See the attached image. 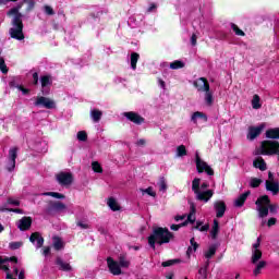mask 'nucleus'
<instances>
[{
  "label": "nucleus",
  "mask_w": 279,
  "mask_h": 279,
  "mask_svg": "<svg viewBox=\"0 0 279 279\" xmlns=\"http://www.w3.org/2000/svg\"><path fill=\"white\" fill-rule=\"evenodd\" d=\"M11 250H19V247H23V242H12L10 243Z\"/></svg>",
  "instance_id": "53"
},
{
  "label": "nucleus",
  "mask_w": 279,
  "mask_h": 279,
  "mask_svg": "<svg viewBox=\"0 0 279 279\" xmlns=\"http://www.w3.org/2000/svg\"><path fill=\"white\" fill-rule=\"evenodd\" d=\"M29 241L33 243V245H36L37 248L43 247L45 243V239H43L38 232L33 233L29 238Z\"/></svg>",
  "instance_id": "18"
},
{
  "label": "nucleus",
  "mask_w": 279,
  "mask_h": 279,
  "mask_svg": "<svg viewBox=\"0 0 279 279\" xmlns=\"http://www.w3.org/2000/svg\"><path fill=\"white\" fill-rule=\"evenodd\" d=\"M171 241H173V233L167 228H156L148 236V245L153 250H156V243L157 245H165V243H170Z\"/></svg>",
  "instance_id": "4"
},
{
  "label": "nucleus",
  "mask_w": 279,
  "mask_h": 279,
  "mask_svg": "<svg viewBox=\"0 0 279 279\" xmlns=\"http://www.w3.org/2000/svg\"><path fill=\"white\" fill-rule=\"evenodd\" d=\"M136 145H138L140 147H143V146L147 145V141L141 138L137 141Z\"/></svg>",
  "instance_id": "61"
},
{
  "label": "nucleus",
  "mask_w": 279,
  "mask_h": 279,
  "mask_svg": "<svg viewBox=\"0 0 279 279\" xmlns=\"http://www.w3.org/2000/svg\"><path fill=\"white\" fill-rule=\"evenodd\" d=\"M157 186L161 193H167V180L165 178L159 179Z\"/></svg>",
  "instance_id": "36"
},
{
  "label": "nucleus",
  "mask_w": 279,
  "mask_h": 279,
  "mask_svg": "<svg viewBox=\"0 0 279 279\" xmlns=\"http://www.w3.org/2000/svg\"><path fill=\"white\" fill-rule=\"evenodd\" d=\"M156 10H158V5H156V3H150L147 9V13L151 14V12H156Z\"/></svg>",
  "instance_id": "55"
},
{
  "label": "nucleus",
  "mask_w": 279,
  "mask_h": 279,
  "mask_svg": "<svg viewBox=\"0 0 279 279\" xmlns=\"http://www.w3.org/2000/svg\"><path fill=\"white\" fill-rule=\"evenodd\" d=\"M48 213L64 215L65 213H69V206L60 201H51L48 203Z\"/></svg>",
  "instance_id": "10"
},
{
  "label": "nucleus",
  "mask_w": 279,
  "mask_h": 279,
  "mask_svg": "<svg viewBox=\"0 0 279 279\" xmlns=\"http://www.w3.org/2000/svg\"><path fill=\"white\" fill-rule=\"evenodd\" d=\"M92 169L95 173H104V168L101 167V163L98 161L92 162Z\"/></svg>",
  "instance_id": "39"
},
{
  "label": "nucleus",
  "mask_w": 279,
  "mask_h": 279,
  "mask_svg": "<svg viewBox=\"0 0 279 279\" xmlns=\"http://www.w3.org/2000/svg\"><path fill=\"white\" fill-rule=\"evenodd\" d=\"M260 184H263V180L258 178H252L250 181V185L252 186V189H258Z\"/></svg>",
  "instance_id": "42"
},
{
  "label": "nucleus",
  "mask_w": 279,
  "mask_h": 279,
  "mask_svg": "<svg viewBox=\"0 0 279 279\" xmlns=\"http://www.w3.org/2000/svg\"><path fill=\"white\" fill-rule=\"evenodd\" d=\"M56 265L59 267L60 271H73V266H71V263L65 262L64 259H62V257H57Z\"/></svg>",
  "instance_id": "16"
},
{
  "label": "nucleus",
  "mask_w": 279,
  "mask_h": 279,
  "mask_svg": "<svg viewBox=\"0 0 279 279\" xmlns=\"http://www.w3.org/2000/svg\"><path fill=\"white\" fill-rule=\"evenodd\" d=\"M44 11L46 14H48L49 16H53L54 12H53V8L49 7V5H45L44 7Z\"/></svg>",
  "instance_id": "52"
},
{
  "label": "nucleus",
  "mask_w": 279,
  "mask_h": 279,
  "mask_svg": "<svg viewBox=\"0 0 279 279\" xmlns=\"http://www.w3.org/2000/svg\"><path fill=\"white\" fill-rule=\"evenodd\" d=\"M251 264L254 265L253 276L257 277L263 274L267 267V262L263 260V251L260 250V238L251 247Z\"/></svg>",
  "instance_id": "2"
},
{
  "label": "nucleus",
  "mask_w": 279,
  "mask_h": 279,
  "mask_svg": "<svg viewBox=\"0 0 279 279\" xmlns=\"http://www.w3.org/2000/svg\"><path fill=\"white\" fill-rule=\"evenodd\" d=\"M17 228L20 230H29L32 228V218L31 217H23L17 222Z\"/></svg>",
  "instance_id": "20"
},
{
  "label": "nucleus",
  "mask_w": 279,
  "mask_h": 279,
  "mask_svg": "<svg viewBox=\"0 0 279 279\" xmlns=\"http://www.w3.org/2000/svg\"><path fill=\"white\" fill-rule=\"evenodd\" d=\"M17 89L21 90L23 93V95H27V93H29V89L24 88L23 86H17Z\"/></svg>",
  "instance_id": "63"
},
{
  "label": "nucleus",
  "mask_w": 279,
  "mask_h": 279,
  "mask_svg": "<svg viewBox=\"0 0 279 279\" xmlns=\"http://www.w3.org/2000/svg\"><path fill=\"white\" fill-rule=\"evenodd\" d=\"M253 110H260L263 108V104H260V96L254 95L251 101Z\"/></svg>",
  "instance_id": "25"
},
{
  "label": "nucleus",
  "mask_w": 279,
  "mask_h": 279,
  "mask_svg": "<svg viewBox=\"0 0 279 279\" xmlns=\"http://www.w3.org/2000/svg\"><path fill=\"white\" fill-rule=\"evenodd\" d=\"M53 247L54 250H64V241H62V239L54 236L53 238Z\"/></svg>",
  "instance_id": "31"
},
{
  "label": "nucleus",
  "mask_w": 279,
  "mask_h": 279,
  "mask_svg": "<svg viewBox=\"0 0 279 279\" xmlns=\"http://www.w3.org/2000/svg\"><path fill=\"white\" fill-rule=\"evenodd\" d=\"M184 66H186V63L182 60H175L170 63V69H172V71H177L178 69H184Z\"/></svg>",
  "instance_id": "28"
},
{
  "label": "nucleus",
  "mask_w": 279,
  "mask_h": 279,
  "mask_svg": "<svg viewBox=\"0 0 279 279\" xmlns=\"http://www.w3.org/2000/svg\"><path fill=\"white\" fill-rule=\"evenodd\" d=\"M107 267L112 276H121L123 274L121 269H128L130 267V260L125 259V257H120L117 262L112 257H108Z\"/></svg>",
  "instance_id": "6"
},
{
  "label": "nucleus",
  "mask_w": 279,
  "mask_h": 279,
  "mask_svg": "<svg viewBox=\"0 0 279 279\" xmlns=\"http://www.w3.org/2000/svg\"><path fill=\"white\" fill-rule=\"evenodd\" d=\"M215 254H217V246L211 245V246H209V248L205 252V258L210 259L211 257L215 256Z\"/></svg>",
  "instance_id": "37"
},
{
  "label": "nucleus",
  "mask_w": 279,
  "mask_h": 279,
  "mask_svg": "<svg viewBox=\"0 0 279 279\" xmlns=\"http://www.w3.org/2000/svg\"><path fill=\"white\" fill-rule=\"evenodd\" d=\"M15 167H16V161H12V159H9V163L7 166L8 171H14Z\"/></svg>",
  "instance_id": "54"
},
{
  "label": "nucleus",
  "mask_w": 279,
  "mask_h": 279,
  "mask_svg": "<svg viewBox=\"0 0 279 279\" xmlns=\"http://www.w3.org/2000/svg\"><path fill=\"white\" fill-rule=\"evenodd\" d=\"M89 117L94 123H99V121H101V117H104V112L99 109H92Z\"/></svg>",
  "instance_id": "22"
},
{
  "label": "nucleus",
  "mask_w": 279,
  "mask_h": 279,
  "mask_svg": "<svg viewBox=\"0 0 279 279\" xmlns=\"http://www.w3.org/2000/svg\"><path fill=\"white\" fill-rule=\"evenodd\" d=\"M214 208L216 210V217H218V219H221V217L226 215V203L223 201H217L214 204Z\"/></svg>",
  "instance_id": "17"
},
{
  "label": "nucleus",
  "mask_w": 279,
  "mask_h": 279,
  "mask_svg": "<svg viewBox=\"0 0 279 279\" xmlns=\"http://www.w3.org/2000/svg\"><path fill=\"white\" fill-rule=\"evenodd\" d=\"M186 154H187L186 146L180 145L177 147V158H182L186 156Z\"/></svg>",
  "instance_id": "38"
},
{
  "label": "nucleus",
  "mask_w": 279,
  "mask_h": 279,
  "mask_svg": "<svg viewBox=\"0 0 279 279\" xmlns=\"http://www.w3.org/2000/svg\"><path fill=\"white\" fill-rule=\"evenodd\" d=\"M41 195H44L45 197H54V199H64L66 197L64 196V194L58 192H45L41 193Z\"/></svg>",
  "instance_id": "27"
},
{
  "label": "nucleus",
  "mask_w": 279,
  "mask_h": 279,
  "mask_svg": "<svg viewBox=\"0 0 279 279\" xmlns=\"http://www.w3.org/2000/svg\"><path fill=\"white\" fill-rule=\"evenodd\" d=\"M9 86L11 88H19L17 86H21V85H17L16 84V77H13L12 81H10Z\"/></svg>",
  "instance_id": "56"
},
{
  "label": "nucleus",
  "mask_w": 279,
  "mask_h": 279,
  "mask_svg": "<svg viewBox=\"0 0 279 279\" xmlns=\"http://www.w3.org/2000/svg\"><path fill=\"white\" fill-rule=\"evenodd\" d=\"M191 43H192L193 47H195V45H197V35L196 34L192 35Z\"/></svg>",
  "instance_id": "58"
},
{
  "label": "nucleus",
  "mask_w": 279,
  "mask_h": 279,
  "mask_svg": "<svg viewBox=\"0 0 279 279\" xmlns=\"http://www.w3.org/2000/svg\"><path fill=\"white\" fill-rule=\"evenodd\" d=\"M190 214L187 216V223H195V205L194 204H191V207H190Z\"/></svg>",
  "instance_id": "33"
},
{
  "label": "nucleus",
  "mask_w": 279,
  "mask_h": 279,
  "mask_svg": "<svg viewBox=\"0 0 279 279\" xmlns=\"http://www.w3.org/2000/svg\"><path fill=\"white\" fill-rule=\"evenodd\" d=\"M208 186H210V184H208V182L202 183V179L199 178H195L192 181V191L197 202H204V204H208V202L213 199V195H215V191L208 190Z\"/></svg>",
  "instance_id": "3"
},
{
  "label": "nucleus",
  "mask_w": 279,
  "mask_h": 279,
  "mask_svg": "<svg viewBox=\"0 0 279 279\" xmlns=\"http://www.w3.org/2000/svg\"><path fill=\"white\" fill-rule=\"evenodd\" d=\"M56 180L60 186H71L73 184V173L61 171L56 174Z\"/></svg>",
  "instance_id": "12"
},
{
  "label": "nucleus",
  "mask_w": 279,
  "mask_h": 279,
  "mask_svg": "<svg viewBox=\"0 0 279 279\" xmlns=\"http://www.w3.org/2000/svg\"><path fill=\"white\" fill-rule=\"evenodd\" d=\"M277 221H278V220H277L276 218H269L267 226H268L269 228H271V226H276V222H277Z\"/></svg>",
  "instance_id": "57"
},
{
  "label": "nucleus",
  "mask_w": 279,
  "mask_h": 279,
  "mask_svg": "<svg viewBox=\"0 0 279 279\" xmlns=\"http://www.w3.org/2000/svg\"><path fill=\"white\" fill-rule=\"evenodd\" d=\"M50 252H51V248L49 246L44 247V250H43L44 256H48V254H50Z\"/></svg>",
  "instance_id": "64"
},
{
  "label": "nucleus",
  "mask_w": 279,
  "mask_h": 279,
  "mask_svg": "<svg viewBox=\"0 0 279 279\" xmlns=\"http://www.w3.org/2000/svg\"><path fill=\"white\" fill-rule=\"evenodd\" d=\"M178 263V259H169L167 262H163L161 265L162 267H171L172 265H175Z\"/></svg>",
  "instance_id": "51"
},
{
  "label": "nucleus",
  "mask_w": 279,
  "mask_h": 279,
  "mask_svg": "<svg viewBox=\"0 0 279 279\" xmlns=\"http://www.w3.org/2000/svg\"><path fill=\"white\" fill-rule=\"evenodd\" d=\"M40 82H41V88L45 90V88H47V86H51V83H52L51 76L44 75V76H41Z\"/></svg>",
  "instance_id": "34"
},
{
  "label": "nucleus",
  "mask_w": 279,
  "mask_h": 279,
  "mask_svg": "<svg viewBox=\"0 0 279 279\" xmlns=\"http://www.w3.org/2000/svg\"><path fill=\"white\" fill-rule=\"evenodd\" d=\"M255 204L260 218L267 217V215H269V210L270 213H276V210H278V206L270 205L269 196L267 195L259 197Z\"/></svg>",
  "instance_id": "7"
},
{
  "label": "nucleus",
  "mask_w": 279,
  "mask_h": 279,
  "mask_svg": "<svg viewBox=\"0 0 279 279\" xmlns=\"http://www.w3.org/2000/svg\"><path fill=\"white\" fill-rule=\"evenodd\" d=\"M195 162L198 173H207V175H215V170H213V168H210V166L206 163V161H204L198 154H196Z\"/></svg>",
  "instance_id": "11"
},
{
  "label": "nucleus",
  "mask_w": 279,
  "mask_h": 279,
  "mask_svg": "<svg viewBox=\"0 0 279 279\" xmlns=\"http://www.w3.org/2000/svg\"><path fill=\"white\" fill-rule=\"evenodd\" d=\"M0 269L5 271L7 279H16L19 276V259L16 257H0Z\"/></svg>",
  "instance_id": "5"
},
{
  "label": "nucleus",
  "mask_w": 279,
  "mask_h": 279,
  "mask_svg": "<svg viewBox=\"0 0 279 279\" xmlns=\"http://www.w3.org/2000/svg\"><path fill=\"white\" fill-rule=\"evenodd\" d=\"M266 190L270 191V193H272V195H278L279 194V183L274 180H267L266 181Z\"/></svg>",
  "instance_id": "19"
},
{
  "label": "nucleus",
  "mask_w": 279,
  "mask_h": 279,
  "mask_svg": "<svg viewBox=\"0 0 279 279\" xmlns=\"http://www.w3.org/2000/svg\"><path fill=\"white\" fill-rule=\"evenodd\" d=\"M138 58H141L138 53L136 52L131 53V69H133V71H136V64L138 62Z\"/></svg>",
  "instance_id": "35"
},
{
  "label": "nucleus",
  "mask_w": 279,
  "mask_h": 279,
  "mask_svg": "<svg viewBox=\"0 0 279 279\" xmlns=\"http://www.w3.org/2000/svg\"><path fill=\"white\" fill-rule=\"evenodd\" d=\"M19 154V149L16 147H13L9 150V160L16 162V156Z\"/></svg>",
  "instance_id": "41"
},
{
  "label": "nucleus",
  "mask_w": 279,
  "mask_h": 279,
  "mask_svg": "<svg viewBox=\"0 0 279 279\" xmlns=\"http://www.w3.org/2000/svg\"><path fill=\"white\" fill-rule=\"evenodd\" d=\"M247 195H250V192H246V193L240 195L235 199V206H238V208H241V206H243V204H245V199H247Z\"/></svg>",
  "instance_id": "32"
},
{
  "label": "nucleus",
  "mask_w": 279,
  "mask_h": 279,
  "mask_svg": "<svg viewBox=\"0 0 279 279\" xmlns=\"http://www.w3.org/2000/svg\"><path fill=\"white\" fill-rule=\"evenodd\" d=\"M195 88L199 93H206L210 90V84H208V81L205 77H201L194 82Z\"/></svg>",
  "instance_id": "15"
},
{
  "label": "nucleus",
  "mask_w": 279,
  "mask_h": 279,
  "mask_svg": "<svg viewBox=\"0 0 279 279\" xmlns=\"http://www.w3.org/2000/svg\"><path fill=\"white\" fill-rule=\"evenodd\" d=\"M208 228H209L208 225L202 226V222H199V221H197L196 226L193 227V229L199 230V232H206V231H208Z\"/></svg>",
  "instance_id": "45"
},
{
  "label": "nucleus",
  "mask_w": 279,
  "mask_h": 279,
  "mask_svg": "<svg viewBox=\"0 0 279 279\" xmlns=\"http://www.w3.org/2000/svg\"><path fill=\"white\" fill-rule=\"evenodd\" d=\"M266 138H279V128L266 131Z\"/></svg>",
  "instance_id": "30"
},
{
  "label": "nucleus",
  "mask_w": 279,
  "mask_h": 279,
  "mask_svg": "<svg viewBox=\"0 0 279 279\" xmlns=\"http://www.w3.org/2000/svg\"><path fill=\"white\" fill-rule=\"evenodd\" d=\"M77 226H78L80 228H83V230H88V223H85V222L80 221V222H77Z\"/></svg>",
  "instance_id": "59"
},
{
  "label": "nucleus",
  "mask_w": 279,
  "mask_h": 279,
  "mask_svg": "<svg viewBox=\"0 0 279 279\" xmlns=\"http://www.w3.org/2000/svg\"><path fill=\"white\" fill-rule=\"evenodd\" d=\"M198 119H203V121H208V117H206L204 112L196 111L192 114L191 121H193V123H197Z\"/></svg>",
  "instance_id": "26"
},
{
  "label": "nucleus",
  "mask_w": 279,
  "mask_h": 279,
  "mask_svg": "<svg viewBox=\"0 0 279 279\" xmlns=\"http://www.w3.org/2000/svg\"><path fill=\"white\" fill-rule=\"evenodd\" d=\"M24 3L27 5L26 12H32V10H34V5H36L35 0H23L7 13L8 16H13L12 27L10 28V36L15 40H25V35L23 34V15L20 12Z\"/></svg>",
  "instance_id": "1"
},
{
  "label": "nucleus",
  "mask_w": 279,
  "mask_h": 279,
  "mask_svg": "<svg viewBox=\"0 0 279 279\" xmlns=\"http://www.w3.org/2000/svg\"><path fill=\"white\" fill-rule=\"evenodd\" d=\"M253 167L255 169H259V171H267V163L265 162V159L263 157H258L253 161Z\"/></svg>",
  "instance_id": "23"
},
{
  "label": "nucleus",
  "mask_w": 279,
  "mask_h": 279,
  "mask_svg": "<svg viewBox=\"0 0 279 279\" xmlns=\"http://www.w3.org/2000/svg\"><path fill=\"white\" fill-rule=\"evenodd\" d=\"M259 154L264 156H274V154H277L279 156V143L274 141L262 142Z\"/></svg>",
  "instance_id": "8"
},
{
  "label": "nucleus",
  "mask_w": 279,
  "mask_h": 279,
  "mask_svg": "<svg viewBox=\"0 0 279 279\" xmlns=\"http://www.w3.org/2000/svg\"><path fill=\"white\" fill-rule=\"evenodd\" d=\"M209 264H210V263L207 262V263H206V267L201 268V269L198 270V274H199L201 278H203V279L208 278L207 271H208V265H209Z\"/></svg>",
  "instance_id": "43"
},
{
  "label": "nucleus",
  "mask_w": 279,
  "mask_h": 279,
  "mask_svg": "<svg viewBox=\"0 0 279 279\" xmlns=\"http://www.w3.org/2000/svg\"><path fill=\"white\" fill-rule=\"evenodd\" d=\"M186 219V215L175 216L174 221H184Z\"/></svg>",
  "instance_id": "60"
},
{
  "label": "nucleus",
  "mask_w": 279,
  "mask_h": 279,
  "mask_svg": "<svg viewBox=\"0 0 279 279\" xmlns=\"http://www.w3.org/2000/svg\"><path fill=\"white\" fill-rule=\"evenodd\" d=\"M158 84L160 86V88H162L165 90V88H167V84L165 83V81H162V78L158 80Z\"/></svg>",
  "instance_id": "62"
},
{
  "label": "nucleus",
  "mask_w": 279,
  "mask_h": 279,
  "mask_svg": "<svg viewBox=\"0 0 279 279\" xmlns=\"http://www.w3.org/2000/svg\"><path fill=\"white\" fill-rule=\"evenodd\" d=\"M265 128H267V123H262L257 126L248 128V134H247L248 141H254V138H256L257 136H260V133L263 132V130H265Z\"/></svg>",
  "instance_id": "13"
},
{
  "label": "nucleus",
  "mask_w": 279,
  "mask_h": 279,
  "mask_svg": "<svg viewBox=\"0 0 279 279\" xmlns=\"http://www.w3.org/2000/svg\"><path fill=\"white\" fill-rule=\"evenodd\" d=\"M204 102H205L206 106H209V107L215 104V96L213 95V92H210V89L205 92Z\"/></svg>",
  "instance_id": "24"
},
{
  "label": "nucleus",
  "mask_w": 279,
  "mask_h": 279,
  "mask_svg": "<svg viewBox=\"0 0 279 279\" xmlns=\"http://www.w3.org/2000/svg\"><path fill=\"white\" fill-rule=\"evenodd\" d=\"M7 204H9V205H11V206H20V205H21V202H20L19 199H16V198L10 197V198H8V201H7Z\"/></svg>",
  "instance_id": "50"
},
{
  "label": "nucleus",
  "mask_w": 279,
  "mask_h": 279,
  "mask_svg": "<svg viewBox=\"0 0 279 279\" xmlns=\"http://www.w3.org/2000/svg\"><path fill=\"white\" fill-rule=\"evenodd\" d=\"M76 136L78 141H83V142L87 141L88 138V135L85 133V131H80Z\"/></svg>",
  "instance_id": "49"
},
{
  "label": "nucleus",
  "mask_w": 279,
  "mask_h": 279,
  "mask_svg": "<svg viewBox=\"0 0 279 279\" xmlns=\"http://www.w3.org/2000/svg\"><path fill=\"white\" fill-rule=\"evenodd\" d=\"M217 234H219V220L215 219L213 228L210 230L211 239H217Z\"/></svg>",
  "instance_id": "29"
},
{
  "label": "nucleus",
  "mask_w": 279,
  "mask_h": 279,
  "mask_svg": "<svg viewBox=\"0 0 279 279\" xmlns=\"http://www.w3.org/2000/svg\"><path fill=\"white\" fill-rule=\"evenodd\" d=\"M231 29H233L235 36H245V32L241 31L236 24H231Z\"/></svg>",
  "instance_id": "44"
},
{
  "label": "nucleus",
  "mask_w": 279,
  "mask_h": 279,
  "mask_svg": "<svg viewBox=\"0 0 279 279\" xmlns=\"http://www.w3.org/2000/svg\"><path fill=\"white\" fill-rule=\"evenodd\" d=\"M190 243L192 246L187 248V254H193V252H197V247H199V245L197 244V242H195V238H192Z\"/></svg>",
  "instance_id": "40"
},
{
  "label": "nucleus",
  "mask_w": 279,
  "mask_h": 279,
  "mask_svg": "<svg viewBox=\"0 0 279 279\" xmlns=\"http://www.w3.org/2000/svg\"><path fill=\"white\" fill-rule=\"evenodd\" d=\"M142 193L145 195H149L150 197H156V192L154 191V187H147L145 190H142Z\"/></svg>",
  "instance_id": "46"
},
{
  "label": "nucleus",
  "mask_w": 279,
  "mask_h": 279,
  "mask_svg": "<svg viewBox=\"0 0 279 279\" xmlns=\"http://www.w3.org/2000/svg\"><path fill=\"white\" fill-rule=\"evenodd\" d=\"M0 71L1 73H8V65L5 64V60L0 57Z\"/></svg>",
  "instance_id": "47"
},
{
  "label": "nucleus",
  "mask_w": 279,
  "mask_h": 279,
  "mask_svg": "<svg viewBox=\"0 0 279 279\" xmlns=\"http://www.w3.org/2000/svg\"><path fill=\"white\" fill-rule=\"evenodd\" d=\"M123 117L132 123H135V125H142V123H145V118L134 111L124 112Z\"/></svg>",
  "instance_id": "14"
},
{
  "label": "nucleus",
  "mask_w": 279,
  "mask_h": 279,
  "mask_svg": "<svg viewBox=\"0 0 279 279\" xmlns=\"http://www.w3.org/2000/svg\"><path fill=\"white\" fill-rule=\"evenodd\" d=\"M37 108H46L47 110H53L56 108V100L45 96H37L35 104Z\"/></svg>",
  "instance_id": "9"
},
{
  "label": "nucleus",
  "mask_w": 279,
  "mask_h": 279,
  "mask_svg": "<svg viewBox=\"0 0 279 279\" xmlns=\"http://www.w3.org/2000/svg\"><path fill=\"white\" fill-rule=\"evenodd\" d=\"M107 206L112 210L113 213H117L121 210V205L119 204V201L114 197H110L107 199Z\"/></svg>",
  "instance_id": "21"
},
{
  "label": "nucleus",
  "mask_w": 279,
  "mask_h": 279,
  "mask_svg": "<svg viewBox=\"0 0 279 279\" xmlns=\"http://www.w3.org/2000/svg\"><path fill=\"white\" fill-rule=\"evenodd\" d=\"M184 226H187V221H184L180 225H172L170 226V229L173 230L174 232H178V230H180V228H184Z\"/></svg>",
  "instance_id": "48"
}]
</instances>
